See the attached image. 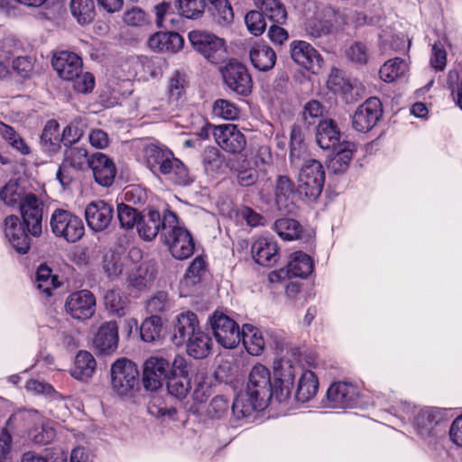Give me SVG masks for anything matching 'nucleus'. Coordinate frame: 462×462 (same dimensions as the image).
Returning <instances> with one entry per match:
<instances>
[{
    "label": "nucleus",
    "instance_id": "nucleus-1",
    "mask_svg": "<svg viewBox=\"0 0 462 462\" xmlns=\"http://www.w3.org/2000/svg\"><path fill=\"white\" fill-rule=\"evenodd\" d=\"M297 350L291 349L286 356L277 357L273 362L274 383H272L270 370L262 364H256L250 371L246 390L258 398L278 402L288 401L292 393L294 379L300 373L297 365Z\"/></svg>",
    "mask_w": 462,
    "mask_h": 462
},
{
    "label": "nucleus",
    "instance_id": "nucleus-2",
    "mask_svg": "<svg viewBox=\"0 0 462 462\" xmlns=\"http://www.w3.org/2000/svg\"><path fill=\"white\" fill-rule=\"evenodd\" d=\"M110 374L112 390L118 396H128L139 386V370L134 362L126 358L114 362Z\"/></svg>",
    "mask_w": 462,
    "mask_h": 462
},
{
    "label": "nucleus",
    "instance_id": "nucleus-3",
    "mask_svg": "<svg viewBox=\"0 0 462 462\" xmlns=\"http://www.w3.org/2000/svg\"><path fill=\"white\" fill-rule=\"evenodd\" d=\"M298 182L301 194L311 200L318 199L325 182V170L321 162L315 159L306 160L300 170Z\"/></svg>",
    "mask_w": 462,
    "mask_h": 462
},
{
    "label": "nucleus",
    "instance_id": "nucleus-4",
    "mask_svg": "<svg viewBox=\"0 0 462 462\" xmlns=\"http://www.w3.org/2000/svg\"><path fill=\"white\" fill-rule=\"evenodd\" d=\"M189 40L194 50L211 63L217 64L226 56L225 41L211 32L191 31L189 32Z\"/></svg>",
    "mask_w": 462,
    "mask_h": 462
},
{
    "label": "nucleus",
    "instance_id": "nucleus-5",
    "mask_svg": "<svg viewBox=\"0 0 462 462\" xmlns=\"http://www.w3.org/2000/svg\"><path fill=\"white\" fill-rule=\"evenodd\" d=\"M51 227L53 234L69 243L79 241L85 233L84 224L80 217L65 209H55L51 217Z\"/></svg>",
    "mask_w": 462,
    "mask_h": 462
},
{
    "label": "nucleus",
    "instance_id": "nucleus-6",
    "mask_svg": "<svg viewBox=\"0 0 462 462\" xmlns=\"http://www.w3.org/2000/svg\"><path fill=\"white\" fill-rule=\"evenodd\" d=\"M175 216L171 211H166L162 217L156 209L152 208L144 209L137 222L139 236L146 241H152L160 230L165 234L169 227L174 226Z\"/></svg>",
    "mask_w": 462,
    "mask_h": 462
},
{
    "label": "nucleus",
    "instance_id": "nucleus-7",
    "mask_svg": "<svg viewBox=\"0 0 462 462\" xmlns=\"http://www.w3.org/2000/svg\"><path fill=\"white\" fill-rule=\"evenodd\" d=\"M216 340L225 348H235L241 341V330L237 323L225 313L216 310L209 318Z\"/></svg>",
    "mask_w": 462,
    "mask_h": 462
},
{
    "label": "nucleus",
    "instance_id": "nucleus-8",
    "mask_svg": "<svg viewBox=\"0 0 462 462\" xmlns=\"http://www.w3.org/2000/svg\"><path fill=\"white\" fill-rule=\"evenodd\" d=\"M91 157H88V151L83 147H69L64 152V158L60 164L56 177L63 188L69 186L73 175L71 171H82L88 169Z\"/></svg>",
    "mask_w": 462,
    "mask_h": 462
},
{
    "label": "nucleus",
    "instance_id": "nucleus-9",
    "mask_svg": "<svg viewBox=\"0 0 462 462\" xmlns=\"http://www.w3.org/2000/svg\"><path fill=\"white\" fill-rule=\"evenodd\" d=\"M225 85L232 91L246 96L251 93L253 81L246 67L236 60H230L220 68Z\"/></svg>",
    "mask_w": 462,
    "mask_h": 462
},
{
    "label": "nucleus",
    "instance_id": "nucleus-10",
    "mask_svg": "<svg viewBox=\"0 0 462 462\" xmlns=\"http://www.w3.org/2000/svg\"><path fill=\"white\" fill-rule=\"evenodd\" d=\"M164 237L165 243L174 258L184 260L193 254L195 248L193 238L186 228L178 225L176 216L174 226L168 228Z\"/></svg>",
    "mask_w": 462,
    "mask_h": 462
},
{
    "label": "nucleus",
    "instance_id": "nucleus-11",
    "mask_svg": "<svg viewBox=\"0 0 462 462\" xmlns=\"http://www.w3.org/2000/svg\"><path fill=\"white\" fill-rule=\"evenodd\" d=\"M205 131H212L215 141L226 152L240 153L246 146L245 136L236 125L209 126Z\"/></svg>",
    "mask_w": 462,
    "mask_h": 462
},
{
    "label": "nucleus",
    "instance_id": "nucleus-12",
    "mask_svg": "<svg viewBox=\"0 0 462 462\" xmlns=\"http://www.w3.org/2000/svg\"><path fill=\"white\" fill-rule=\"evenodd\" d=\"M139 156L146 167L156 176H160L162 171L176 158L167 147L148 142L141 143Z\"/></svg>",
    "mask_w": 462,
    "mask_h": 462
},
{
    "label": "nucleus",
    "instance_id": "nucleus-13",
    "mask_svg": "<svg viewBox=\"0 0 462 462\" xmlns=\"http://www.w3.org/2000/svg\"><path fill=\"white\" fill-rule=\"evenodd\" d=\"M381 101L377 97H370L360 105L352 116V126L360 133L370 131L382 116Z\"/></svg>",
    "mask_w": 462,
    "mask_h": 462
},
{
    "label": "nucleus",
    "instance_id": "nucleus-14",
    "mask_svg": "<svg viewBox=\"0 0 462 462\" xmlns=\"http://www.w3.org/2000/svg\"><path fill=\"white\" fill-rule=\"evenodd\" d=\"M19 208L23 224L33 236H40L42 232V220L43 204L32 193L24 195L23 200L17 206Z\"/></svg>",
    "mask_w": 462,
    "mask_h": 462
},
{
    "label": "nucleus",
    "instance_id": "nucleus-15",
    "mask_svg": "<svg viewBox=\"0 0 462 462\" xmlns=\"http://www.w3.org/2000/svg\"><path fill=\"white\" fill-rule=\"evenodd\" d=\"M65 310L73 319H88L96 311V298L88 290L75 291L68 296Z\"/></svg>",
    "mask_w": 462,
    "mask_h": 462
},
{
    "label": "nucleus",
    "instance_id": "nucleus-16",
    "mask_svg": "<svg viewBox=\"0 0 462 462\" xmlns=\"http://www.w3.org/2000/svg\"><path fill=\"white\" fill-rule=\"evenodd\" d=\"M291 59L300 66L312 73H317L323 62L319 51L305 41H293L290 44Z\"/></svg>",
    "mask_w": 462,
    "mask_h": 462
},
{
    "label": "nucleus",
    "instance_id": "nucleus-17",
    "mask_svg": "<svg viewBox=\"0 0 462 462\" xmlns=\"http://www.w3.org/2000/svg\"><path fill=\"white\" fill-rule=\"evenodd\" d=\"M23 419L33 424L28 430V437L33 443L47 445L55 439L56 429L53 421L43 418L35 411L24 413Z\"/></svg>",
    "mask_w": 462,
    "mask_h": 462
},
{
    "label": "nucleus",
    "instance_id": "nucleus-18",
    "mask_svg": "<svg viewBox=\"0 0 462 462\" xmlns=\"http://www.w3.org/2000/svg\"><path fill=\"white\" fill-rule=\"evenodd\" d=\"M114 217V208L104 200L90 202L85 208V218L88 227L95 232L106 230Z\"/></svg>",
    "mask_w": 462,
    "mask_h": 462
},
{
    "label": "nucleus",
    "instance_id": "nucleus-19",
    "mask_svg": "<svg viewBox=\"0 0 462 462\" xmlns=\"http://www.w3.org/2000/svg\"><path fill=\"white\" fill-rule=\"evenodd\" d=\"M169 362L160 356H151L143 365V383L148 391L162 388L163 381L168 377Z\"/></svg>",
    "mask_w": 462,
    "mask_h": 462
},
{
    "label": "nucleus",
    "instance_id": "nucleus-20",
    "mask_svg": "<svg viewBox=\"0 0 462 462\" xmlns=\"http://www.w3.org/2000/svg\"><path fill=\"white\" fill-rule=\"evenodd\" d=\"M5 237L19 254H26L30 249V238L19 217L14 215L5 217L4 222Z\"/></svg>",
    "mask_w": 462,
    "mask_h": 462
},
{
    "label": "nucleus",
    "instance_id": "nucleus-21",
    "mask_svg": "<svg viewBox=\"0 0 462 462\" xmlns=\"http://www.w3.org/2000/svg\"><path fill=\"white\" fill-rule=\"evenodd\" d=\"M356 385L346 382H336L327 391V399L331 408H348L355 404L358 397Z\"/></svg>",
    "mask_w": 462,
    "mask_h": 462
},
{
    "label": "nucleus",
    "instance_id": "nucleus-22",
    "mask_svg": "<svg viewBox=\"0 0 462 462\" xmlns=\"http://www.w3.org/2000/svg\"><path fill=\"white\" fill-rule=\"evenodd\" d=\"M444 420V413L438 408L421 409L414 419V428L422 438L437 436L441 423Z\"/></svg>",
    "mask_w": 462,
    "mask_h": 462
},
{
    "label": "nucleus",
    "instance_id": "nucleus-23",
    "mask_svg": "<svg viewBox=\"0 0 462 462\" xmlns=\"http://www.w3.org/2000/svg\"><path fill=\"white\" fill-rule=\"evenodd\" d=\"M51 64L60 78L64 80L73 79L82 70L81 58L71 51H60L54 54Z\"/></svg>",
    "mask_w": 462,
    "mask_h": 462
},
{
    "label": "nucleus",
    "instance_id": "nucleus-24",
    "mask_svg": "<svg viewBox=\"0 0 462 462\" xmlns=\"http://www.w3.org/2000/svg\"><path fill=\"white\" fill-rule=\"evenodd\" d=\"M268 403V402L251 394L249 391L245 390L235 398L231 412L236 420L245 419L253 416L255 411H263Z\"/></svg>",
    "mask_w": 462,
    "mask_h": 462
},
{
    "label": "nucleus",
    "instance_id": "nucleus-25",
    "mask_svg": "<svg viewBox=\"0 0 462 462\" xmlns=\"http://www.w3.org/2000/svg\"><path fill=\"white\" fill-rule=\"evenodd\" d=\"M200 328L197 315L186 310L176 316L173 324L171 341L176 346H182L186 339Z\"/></svg>",
    "mask_w": 462,
    "mask_h": 462
},
{
    "label": "nucleus",
    "instance_id": "nucleus-26",
    "mask_svg": "<svg viewBox=\"0 0 462 462\" xmlns=\"http://www.w3.org/2000/svg\"><path fill=\"white\" fill-rule=\"evenodd\" d=\"M118 326L116 321L101 324L93 338L94 347L102 354H111L118 346Z\"/></svg>",
    "mask_w": 462,
    "mask_h": 462
},
{
    "label": "nucleus",
    "instance_id": "nucleus-27",
    "mask_svg": "<svg viewBox=\"0 0 462 462\" xmlns=\"http://www.w3.org/2000/svg\"><path fill=\"white\" fill-rule=\"evenodd\" d=\"M95 180L101 186H110L116 176L114 162L104 153L96 152L91 156L89 167Z\"/></svg>",
    "mask_w": 462,
    "mask_h": 462
},
{
    "label": "nucleus",
    "instance_id": "nucleus-28",
    "mask_svg": "<svg viewBox=\"0 0 462 462\" xmlns=\"http://www.w3.org/2000/svg\"><path fill=\"white\" fill-rule=\"evenodd\" d=\"M279 248L275 241L265 237L258 238L251 247L254 260L263 266H273L279 258Z\"/></svg>",
    "mask_w": 462,
    "mask_h": 462
},
{
    "label": "nucleus",
    "instance_id": "nucleus-29",
    "mask_svg": "<svg viewBox=\"0 0 462 462\" xmlns=\"http://www.w3.org/2000/svg\"><path fill=\"white\" fill-rule=\"evenodd\" d=\"M183 44V37L177 32H155L147 41V45L150 49L171 53L180 51Z\"/></svg>",
    "mask_w": 462,
    "mask_h": 462
},
{
    "label": "nucleus",
    "instance_id": "nucleus-30",
    "mask_svg": "<svg viewBox=\"0 0 462 462\" xmlns=\"http://www.w3.org/2000/svg\"><path fill=\"white\" fill-rule=\"evenodd\" d=\"M249 57L253 66L260 71H268L276 63L275 51L263 42H256L251 46Z\"/></svg>",
    "mask_w": 462,
    "mask_h": 462
},
{
    "label": "nucleus",
    "instance_id": "nucleus-31",
    "mask_svg": "<svg viewBox=\"0 0 462 462\" xmlns=\"http://www.w3.org/2000/svg\"><path fill=\"white\" fill-rule=\"evenodd\" d=\"M331 151L328 160V169L335 174L345 172L353 157L354 144L349 142H342Z\"/></svg>",
    "mask_w": 462,
    "mask_h": 462
},
{
    "label": "nucleus",
    "instance_id": "nucleus-32",
    "mask_svg": "<svg viewBox=\"0 0 462 462\" xmlns=\"http://www.w3.org/2000/svg\"><path fill=\"white\" fill-rule=\"evenodd\" d=\"M275 202L280 210L291 212L293 209L294 184L287 176H279L274 189Z\"/></svg>",
    "mask_w": 462,
    "mask_h": 462
},
{
    "label": "nucleus",
    "instance_id": "nucleus-33",
    "mask_svg": "<svg viewBox=\"0 0 462 462\" xmlns=\"http://www.w3.org/2000/svg\"><path fill=\"white\" fill-rule=\"evenodd\" d=\"M185 343L188 355L196 359L207 357L213 346L209 335L202 331L201 328L188 337Z\"/></svg>",
    "mask_w": 462,
    "mask_h": 462
},
{
    "label": "nucleus",
    "instance_id": "nucleus-34",
    "mask_svg": "<svg viewBox=\"0 0 462 462\" xmlns=\"http://www.w3.org/2000/svg\"><path fill=\"white\" fill-rule=\"evenodd\" d=\"M240 333L241 340L250 355L257 356L263 352L266 342L257 328L245 324Z\"/></svg>",
    "mask_w": 462,
    "mask_h": 462
},
{
    "label": "nucleus",
    "instance_id": "nucleus-35",
    "mask_svg": "<svg viewBox=\"0 0 462 462\" xmlns=\"http://www.w3.org/2000/svg\"><path fill=\"white\" fill-rule=\"evenodd\" d=\"M317 143L323 150L335 149L341 144L340 133L332 120H325L319 123L317 130Z\"/></svg>",
    "mask_w": 462,
    "mask_h": 462
},
{
    "label": "nucleus",
    "instance_id": "nucleus-36",
    "mask_svg": "<svg viewBox=\"0 0 462 462\" xmlns=\"http://www.w3.org/2000/svg\"><path fill=\"white\" fill-rule=\"evenodd\" d=\"M97 363L93 356L88 351H79L71 369V376L79 381H87L92 377Z\"/></svg>",
    "mask_w": 462,
    "mask_h": 462
},
{
    "label": "nucleus",
    "instance_id": "nucleus-37",
    "mask_svg": "<svg viewBox=\"0 0 462 462\" xmlns=\"http://www.w3.org/2000/svg\"><path fill=\"white\" fill-rule=\"evenodd\" d=\"M319 382L316 374L310 370H304L299 379L295 398L301 402L311 400L318 393Z\"/></svg>",
    "mask_w": 462,
    "mask_h": 462
},
{
    "label": "nucleus",
    "instance_id": "nucleus-38",
    "mask_svg": "<svg viewBox=\"0 0 462 462\" xmlns=\"http://www.w3.org/2000/svg\"><path fill=\"white\" fill-rule=\"evenodd\" d=\"M313 262L310 256L300 251L291 254L287 264V275L291 277L305 278L311 273Z\"/></svg>",
    "mask_w": 462,
    "mask_h": 462
},
{
    "label": "nucleus",
    "instance_id": "nucleus-39",
    "mask_svg": "<svg viewBox=\"0 0 462 462\" xmlns=\"http://www.w3.org/2000/svg\"><path fill=\"white\" fill-rule=\"evenodd\" d=\"M160 175L175 185L187 186L192 182L188 168L178 158L171 161Z\"/></svg>",
    "mask_w": 462,
    "mask_h": 462
},
{
    "label": "nucleus",
    "instance_id": "nucleus-40",
    "mask_svg": "<svg viewBox=\"0 0 462 462\" xmlns=\"http://www.w3.org/2000/svg\"><path fill=\"white\" fill-rule=\"evenodd\" d=\"M156 277V270L153 264L149 263H141L129 275V283L137 290H143L150 286Z\"/></svg>",
    "mask_w": 462,
    "mask_h": 462
},
{
    "label": "nucleus",
    "instance_id": "nucleus-41",
    "mask_svg": "<svg viewBox=\"0 0 462 462\" xmlns=\"http://www.w3.org/2000/svg\"><path fill=\"white\" fill-rule=\"evenodd\" d=\"M273 230L286 241L300 239L303 233V228L297 220L286 217L277 219L273 224Z\"/></svg>",
    "mask_w": 462,
    "mask_h": 462
},
{
    "label": "nucleus",
    "instance_id": "nucleus-42",
    "mask_svg": "<svg viewBox=\"0 0 462 462\" xmlns=\"http://www.w3.org/2000/svg\"><path fill=\"white\" fill-rule=\"evenodd\" d=\"M409 70V65L405 60L394 58L387 60L380 69V78L385 82H393L404 77Z\"/></svg>",
    "mask_w": 462,
    "mask_h": 462
},
{
    "label": "nucleus",
    "instance_id": "nucleus-43",
    "mask_svg": "<svg viewBox=\"0 0 462 462\" xmlns=\"http://www.w3.org/2000/svg\"><path fill=\"white\" fill-rule=\"evenodd\" d=\"M254 5L275 23H282L287 17L284 5L280 0H253Z\"/></svg>",
    "mask_w": 462,
    "mask_h": 462
},
{
    "label": "nucleus",
    "instance_id": "nucleus-44",
    "mask_svg": "<svg viewBox=\"0 0 462 462\" xmlns=\"http://www.w3.org/2000/svg\"><path fill=\"white\" fill-rule=\"evenodd\" d=\"M186 80L184 76L179 71H175L170 78L167 87L168 101L171 106L168 109L173 111L178 106L179 101L185 94Z\"/></svg>",
    "mask_w": 462,
    "mask_h": 462
},
{
    "label": "nucleus",
    "instance_id": "nucleus-45",
    "mask_svg": "<svg viewBox=\"0 0 462 462\" xmlns=\"http://www.w3.org/2000/svg\"><path fill=\"white\" fill-rule=\"evenodd\" d=\"M1 137L22 155H28L32 150L26 141L10 125L0 123Z\"/></svg>",
    "mask_w": 462,
    "mask_h": 462
},
{
    "label": "nucleus",
    "instance_id": "nucleus-46",
    "mask_svg": "<svg viewBox=\"0 0 462 462\" xmlns=\"http://www.w3.org/2000/svg\"><path fill=\"white\" fill-rule=\"evenodd\" d=\"M60 131L59 124L54 120H50L45 125L41 134V143L42 150L48 152H55L60 147Z\"/></svg>",
    "mask_w": 462,
    "mask_h": 462
},
{
    "label": "nucleus",
    "instance_id": "nucleus-47",
    "mask_svg": "<svg viewBox=\"0 0 462 462\" xmlns=\"http://www.w3.org/2000/svg\"><path fill=\"white\" fill-rule=\"evenodd\" d=\"M162 320L160 316L152 315L140 327L141 338L145 342H155L162 337Z\"/></svg>",
    "mask_w": 462,
    "mask_h": 462
},
{
    "label": "nucleus",
    "instance_id": "nucleus-48",
    "mask_svg": "<svg viewBox=\"0 0 462 462\" xmlns=\"http://www.w3.org/2000/svg\"><path fill=\"white\" fill-rule=\"evenodd\" d=\"M70 11L80 24H87L95 17V5L93 0H71Z\"/></svg>",
    "mask_w": 462,
    "mask_h": 462
},
{
    "label": "nucleus",
    "instance_id": "nucleus-49",
    "mask_svg": "<svg viewBox=\"0 0 462 462\" xmlns=\"http://www.w3.org/2000/svg\"><path fill=\"white\" fill-rule=\"evenodd\" d=\"M105 306L108 311L117 317L127 313V299L118 290H109L104 296Z\"/></svg>",
    "mask_w": 462,
    "mask_h": 462
},
{
    "label": "nucleus",
    "instance_id": "nucleus-50",
    "mask_svg": "<svg viewBox=\"0 0 462 462\" xmlns=\"http://www.w3.org/2000/svg\"><path fill=\"white\" fill-rule=\"evenodd\" d=\"M51 269L46 265H40L35 275V284L37 289L45 294L46 297L51 295L53 289L59 285L56 283L57 278L51 273Z\"/></svg>",
    "mask_w": 462,
    "mask_h": 462
},
{
    "label": "nucleus",
    "instance_id": "nucleus-51",
    "mask_svg": "<svg viewBox=\"0 0 462 462\" xmlns=\"http://www.w3.org/2000/svg\"><path fill=\"white\" fill-rule=\"evenodd\" d=\"M212 6V14L216 21L221 24H229L234 20V13L228 0H208Z\"/></svg>",
    "mask_w": 462,
    "mask_h": 462
},
{
    "label": "nucleus",
    "instance_id": "nucleus-52",
    "mask_svg": "<svg viewBox=\"0 0 462 462\" xmlns=\"http://www.w3.org/2000/svg\"><path fill=\"white\" fill-rule=\"evenodd\" d=\"M167 389L171 395L182 400L191 389L189 376H168Z\"/></svg>",
    "mask_w": 462,
    "mask_h": 462
},
{
    "label": "nucleus",
    "instance_id": "nucleus-53",
    "mask_svg": "<svg viewBox=\"0 0 462 462\" xmlns=\"http://www.w3.org/2000/svg\"><path fill=\"white\" fill-rule=\"evenodd\" d=\"M23 190L14 180H9L1 189L0 198L9 207H17L23 200Z\"/></svg>",
    "mask_w": 462,
    "mask_h": 462
},
{
    "label": "nucleus",
    "instance_id": "nucleus-54",
    "mask_svg": "<svg viewBox=\"0 0 462 462\" xmlns=\"http://www.w3.org/2000/svg\"><path fill=\"white\" fill-rule=\"evenodd\" d=\"M305 31L313 39L321 38L331 32L332 23L328 20L313 17L306 23Z\"/></svg>",
    "mask_w": 462,
    "mask_h": 462
},
{
    "label": "nucleus",
    "instance_id": "nucleus-55",
    "mask_svg": "<svg viewBox=\"0 0 462 462\" xmlns=\"http://www.w3.org/2000/svg\"><path fill=\"white\" fill-rule=\"evenodd\" d=\"M213 114L225 120H235L239 116V109L234 103L220 98L214 102Z\"/></svg>",
    "mask_w": 462,
    "mask_h": 462
},
{
    "label": "nucleus",
    "instance_id": "nucleus-56",
    "mask_svg": "<svg viewBox=\"0 0 462 462\" xmlns=\"http://www.w3.org/2000/svg\"><path fill=\"white\" fill-rule=\"evenodd\" d=\"M245 23L249 32L254 36L261 35L266 29V22L262 12L252 10L245 16Z\"/></svg>",
    "mask_w": 462,
    "mask_h": 462
},
{
    "label": "nucleus",
    "instance_id": "nucleus-57",
    "mask_svg": "<svg viewBox=\"0 0 462 462\" xmlns=\"http://www.w3.org/2000/svg\"><path fill=\"white\" fill-rule=\"evenodd\" d=\"M181 14L189 19L199 18L206 7L205 0H178Z\"/></svg>",
    "mask_w": 462,
    "mask_h": 462
},
{
    "label": "nucleus",
    "instance_id": "nucleus-58",
    "mask_svg": "<svg viewBox=\"0 0 462 462\" xmlns=\"http://www.w3.org/2000/svg\"><path fill=\"white\" fill-rule=\"evenodd\" d=\"M140 216L134 208L128 205L121 203L117 206V217L123 228L131 229L134 226H137Z\"/></svg>",
    "mask_w": 462,
    "mask_h": 462
},
{
    "label": "nucleus",
    "instance_id": "nucleus-59",
    "mask_svg": "<svg viewBox=\"0 0 462 462\" xmlns=\"http://www.w3.org/2000/svg\"><path fill=\"white\" fill-rule=\"evenodd\" d=\"M229 411V403L228 401L223 396H215L209 402L207 414L211 419H222L224 418Z\"/></svg>",
    "mask_w": 462,
    "mask_h": 462
},
{
    "label": "nucleus",
    "instance_id": "nucleus-60",
    "mask_svg": "<svg viewBox=\"0 0 462 462\" xmlns=\"http://www.w3.org/2000/svg\"><path fill=\"white\" fill-rule=\"evenodd\" d=\"M14 51V46L9 39L0 42V79L9 74V60Z\"/></svg>",
    "mask_w": 462,
    "mask_h": 462
},
{
    "label": "nucleus",
    "instance_id": "nucleus-61",
    "mask_svg": "<svg viewBox=\"0 0 462 462\" xmlns=\"http://www.w3.org/2000/svg\"><path fill=\"white\" fill-rule=\"evenodd\" d=\"M147 312L160 313L170 308L169 298L166 292L159 291L151 297L145 304Z\"/></svg>",
    "mask_w": 462,
    "mask_h": 462
},
{
    "label": "nucleus",
    "instance_id": "nucleus-62",
    "mask_svg": "<svg viewBox=\"0 0 462 462\" xmlns=\"http://www.w3.org/2000/svg\"><path fill=\"white\" fill-rule=\"evenodd\" d=\"M323 115V106L317 100H310L305 104L302 111V119L307 125L315 124L316 119Z\"/></svg>",
    "mask_w": 462,
    "mask_h": 462
},
{
    "label": "nucleus",
    "instance_id": "nucleus-63",
    "mask_svg": "<svg viewBox=\"0 0 462 462\" xmlns=\"http://www.w3.org/2000/svg\"><path fill=\"white\" fill-rule=\"evenodd\" d=\"M125 199L134 205H144L148 200V193L145 189L138 185L129 186L125 189Z\"/></svg>",
    "mask_w": 462,
    "mask_h": 462
},
{
    "label": "nucleus",
    "instance_id": "nucleus-64",
    "mask_svg": "<svg viewBox=\"0 0 462 462\" xmlns=\"http://www.w3.org/2000/svg\"><path fill=\"white\" fill-rule=\"evenodd\" d=\"M70 80L73 81L74 89L79 93L91 92L95 86V78L89 72L81 71Z\"/></svg>",
    "mask_w": 462,
    "mask_h": 462
}]
</instances>
